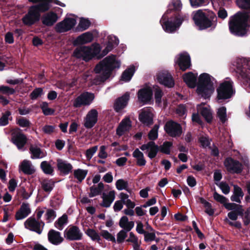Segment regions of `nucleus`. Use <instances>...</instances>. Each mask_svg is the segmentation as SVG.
I'll return each mask as SVG.
<instances>
[{
    "label": "nucleus",
    "instance_id": "obj_20",
    "mask_svg": "<svg viewBox=\"0 0 250 250\" xmlns=\"http://www.w3.org/2000/svg\"><path fill=\"white\" fill-rule=\"evenodd\" d=\"M152 91L150 87H146L139 90L138 98L139 102L143 104L148 103L152 98Z\"/></svg>",
    "mask_w": 250,
    "mask_h": 250
},
{
    "label": "nucleus",
    "instance_id": "obj_34",
    "mask_svg": "<svg viewBox=\"0 0 250 250\" xmlns=\"http://www.w3.org/2000/svg\"><path fill=\"white\" fill-rule=\"evenodd\" d=\"M133 157L136 159V164L138 166H144L146 164V160L143 153L139 148L134 150L132 153Z\"/></svg>",
    "mask_w": 250,
    "mask_h": 250
},
{
    "label": "nucleus",
    "instance_id": "obj_49",
    "mask_svg": "<svg viewBox=\"0 0 250 250\" xmlns=\"http://www.w3.org/2000/svg\"><path fill=\"white\" fill-rule=\"evenodd\" d=\"M217 116L222 123H225L227 120V112L226 107L222 106L218 109Z\"/></svg>",
    "mask_w": 250,
    "mask_h": 250
},
{
    "label": "nucleus",
    "instance_id": "obj_40",
    "mask_svg": "<svg viewBox=\"0 0 250 250\" xmlns=\"http://www.w3.org/2000/svg\"><path fill=\"white\" fill-rule=\"evenodd\" d=\"M54 181L51 179H44L42 182V188L45 192L49 193L54 188Z\"/></svg>",
    "mask_w": 250,
    "mask_h": 250
},
{
    "label": "nucleus",
    "instance_id": "obj_9",
    "mask_svg": "<svg viewBox=\"0 0 250 250\" xmlns=\"http://www.w3.org/2000/svg\"><path fill=\"white\" fill-rule=\"evenodd\" d=\"M232 82L229 78H227L217 89V99L219 100L227 99L231 97L234 91L232 87Z\"/></svg>",
    "mask_w": 250,
    "mask_h": 250
},
{
    "label": "nucleus",
    "instance_id": "obj_7",
    "mask_svg": "<svg viewBox=\"0 0 250 250\" xmlns=\"http://www.w3.org/2000/svg\"><path fill=\"white\" fill-rule=\"evenodd\" d=\"M233 64L236 72L250 85V59H237Z\"/></svg>",
    "mask_w": 250,
    "mask_h": 250
},
{
    "label": "nucleus",
    "instance_id": "obj_14",
    "mask_svg": "<svg viewBox=\"0 0 250 250\" xmlns=\"http://www.w3.org/2000/svg\"><path fill=\"white\" fill-rule=\"evenodd\" d=\"M98 112L95 109L89 111L84 119V126L87 128H91L98 121Z\"/></svg>",
    "mask_w": 250,
    "mask_h": 250
},
{
    "label": "nucleus",
    "instance_id": "obj_52",
    "mask_svg": "<svg viewBox=\"0 0 250 250\" xmlns=\"http://www.w3.org/2000/svg\"><path fill=\"white\" fill-rule=\"evenodd\" d=\"M90 25V22L89 20L81 18L80 22L78 24V28L81 31H83L87 29Z\"/></svg>",
    "mask_w": 250,
    "mask_h": 250
},
{
    "label": "nucleus",
    "instance_id": "obj_56",
    "mask_svg": "<svg viewBox=\"0 0 250 250\" xmlns=\"http://www.w3.org/2000/svg\"><path fill=\"white\" fill-rule=\"evenodd\" d=\"M159 128L158 125H155L148 134V138L150 140H154L158 137V130Z\"/></svg>",
    "mask_w": 250,
    "mask_h": 250
},
{
    "label": "nucleus",
    "instance_id": "obj_48",
    "mask_svg": "<svg viewBox=\"0 0 250 250\" xmlns=\"http://www.w3.org/2000/svg\"><path fill=\"white\" fill-rule=\"evenodd\" d=\"M42 171L46 174H52L53 172V168L51 165L47 161H43L41 164Z\"/></svg>",
    "mask_w": 250,
    "mask_h": 250
},
{
    "label": "nucleus",
    "instance_id": "obj_15",
    "mask_svg": "<svg viewBox=\"0 0 250 250\" xmlns=\"http://www.w3.org/2000/svg\"><path fill=\"white\" fill-rule=\"evenodd\" d=\"M140 149L142 151H146L148 153L147 156L152 159L157 155L159 148L154 142L150 141L147 144L142 145Z\"/></svg>",
    "mask_w": 250,
    "mask_h": 250
},
{
    "label": "nucleus",
    "instance_id": "obj_60",
    "mask_svg": "<svg viewBox=\"0 0 250 250\" xmlns=\"http://www.w3.org/2000/svg\"><path fill=\"white\" fill-rule=\"evenodd\" d=\"M42 89L41 88H36L30 94V98L32 100L36 99L42 94Z\"/></svg>",
    "mask_w": 250,
    "mask_h": 250
},
{
    "label": "nucleus",
    "instance_id": "obj_27",
    "mask_svg": "<svg viewBox=\"0 0 250 250\" xmlns=\"http://www.w3.org/2000/svg\"><path fill=\"white\" fill-rule=\"evenodd\" d=\"M12 141L19 149H21L26 142L25 136L21 132H18L13 134Z\"/></svg>",
    "mask_w": 250,
    "mask_h": 250
},
{
    "label": "nucleus",
    "instance_id": "obj_36",
    "mask_svg": "<svg viewBox=\"0 0 250 250\" xmlns=\"http://www.w3.org/2000/svg\"><path fill=\"white\" fill-rule=\"evenodd\" d=\"M233 187V192L232 195L230 197V199L232 201L240 203L241 200L244 196L243 192L242 189L238 186L234 185Z\"/></svg>",
    "mask_w": 250,
    "mask_h": 250
},
{
    "label": "nucleus",
    "instance_id": "obj_29",
    "mask_svg": "<svg viewBox=\"0 0 250 250\" xmlns=\"http://www.w3.org/2000/svg\"><path fill=\"white\" fill-rule=\"evenodd\" d=\"M57 167L60 171L64 175L68 174L73 168L71 164L62 159L57 160Z\"/></svg>",
    "mask_w": 250,
    "mask_h": 250
},
{
    "label": "nucleus",
    "instance_id": "obj_19",
    "mask_svg": "<svg viewBox=\"0 0 250 250\" xmlns=\"http://www.w3.org/2000/svg\"><path fill=\"white\" fill-rule=\"evenodd\" d=\"M153 109L146 107L143 109L139 115V120L144 124L148 125L152 124Z\"/></svg>",
    "mask_w": 250,
    "mask_h": 250
},
{
    "label": "nucleus",
    "instance_id": "obj_2",
    "mask_svg": "<svg viewBox=\"0 0 250 250\" xmlns=\"http://www.w3.org/2000/svg\"><path fill=\"white\" fill-rule=\"evenodd\" d=\"M120 65V61L116 59L115 56L111 55L105 58L94 69L99 78V80H96L94 83L98 84L100 82L105 81L109 78L112 70L115 68H119Z\"/></svg>",
    "mask_w": 250,
    "mask_h": 250
},
{
    "label": "nucleus",
    "instance_id": "obj_25",
    "mask_svg": "<svg viewBox=\"0 0 250 250\" xmlns=\"http://www.w3.org/2000/svg\"><path fill=\"white\" fill-rule=\"evenodd\" d=\"M93 35L90 32H85L78 36L73 42L75 45L86 44L93 40Z\"/></svg>",
    "mask_w": 250,
    "mask_h": 250
},
{
    "label": "nucleus",
    "instance_id": "obj_22",
    "mask_svg": "<svg viewBox=\"0 0 250 250\" xmlns=\"http://www.w3.org/2000/svg\"><path fill=\"white\" fill-rule=\"evenodd\" d=\"M131 127V122L128 117L124 118L120 123L116 129V134L119 136H122L125 133L128 131Z\"/></svg>",
    "mask_w": 250,
    "mask_h": 250
},
{
    "label": "nucleus",
    "instance_id": "obj_41",
    "mask_svg": "<svg viewBox=\"0 0 250 250\" xmlns=\"http://www.w3.org/2000/svg\"><path fill=\"white\" fill-rule=\"evenodd\" d=\"M225 207L228 210H234L236 211L240 215L243 213V209L241 205H237L235 203H227L226 202L224 204Z\"/></svg>",
    "mask_w": 250,
    "mask_h": 250
},
{
    "label": "nucleus",
    "instance_id": "obj_37",
    "mask_svg": "<svg viewBox=\"0 0 250 250\" xmlns=\"http://www.w3.org/2000/svg\"><path fill=\"white\" fill-rule=\"evenodd\" d=\"M135 71V69L134 66H132L128 68L123 73L120 81L124 82H128L130 81L134 75Z\"/></svg>",
    "mask_w": 250,
    "mask_h": 250
},
{
    "label": "nucleus",
    "instance_id": "obj_61",
    "mask_svg": "<svg viewBox=\"0 0 250 250\" xmlns=\"http://www.w3.org/2000/svg\"><path fill=\"white\" fill-rule=\"evenodd\" d=\"M162 95L163 93L162 90L158 88H156L155 89L154 96L156 103L158 105H159L161 103V98L162 97Z\"/></svg>",
    "mask_w": 250,
    "mask_h": 250
},
{
    "label": "nucleus",
    "instance_id": "obj_57",
    "mask_svg": "<svg viewBox=\"0 0 250 250\" xmlns=\"http://www.w3.org/2000/svg\"><path fill=\"white\" fill-rule=\"evenodd\" d=\"M238 6L245 9H250V0H236Z\"/></svg>",
    "mask_w": 250,
    "mask_h": 250
},
{
    "label": "nucleus",
    "instance_id": "obj_44",
    "mask_svg": "<svg viewBox=\"0 0 250 250\" xmlns=\"http://www.w3.org/2000/svg\"><path fill=\"white\" fill-rule=\"evenodd\" d=\"M67 223V216L66 214H63L60 217L57 221L55 223V227L59 229L62 230L65 225Z\"/></svg>",
    "mask_w": 250,
    "mask_h": 250
},
{
    "label": "nucleus",
    "instance_id": "obj_54",
    "mask_svg": "<svg viewBox=\"0 0 250 250\" xmlns=\"http://www.w3.org/2000/svg\"><path fill=\"white\" fill-rule=\"evenodd\" d=\"M182 4L180 0H172L168 5L169 10L173 9L175 10H179L182 8Z\"/></svg>",
    "mask_w": 250,
    "mask_h": 250
},
{
    "label": "nucleus",
    "instance_id": "obj_55",
    "mask_svg": "<svg viewBox=\"0 0 250 250\" xmlns=\"http://www.w3.org/2000/svg\"><path fill=\"white\" fill-rule=\"evenodd\" d=\"M41 106L43 114L45 115L53 114L54 112L53 109L48 107V104L46 102H43Z\"/></svg>",
    "mask_w": 250,
    "mask_h": 250
},
{
    "label": "nucleus",
    "instance_id": "obj_5",
    "mask_svg": "<svg viewBox=\"0 0 250 250\" xmlns=\"http://www.w3.org/2000/svg\"><path fill=\"white\" fill-rule=\"evenodd\" d=\"M101 49L100 45L97 43L93 44L90 46H80L75 49L73 55L77 58L86 62L92 59L95 56H97Z\"/></svg>",
    "mask_w": 250,
    "mask_h": 250
},
{
    "label": "nucleus",
    "instance_id": "obj_53",
    "mask_svg": "<svg viewBox=\"0 0 250 250\" xmlns=\"http://www.w3.org/2000/svg\"><path fill=\"white\" fill-rule=\"evenodd\" d=\"M192 7L197 8L206 5L209 2L208 0H189Z\"/></svg>",
    "mask_w": 250,
    "mask_h": 250
},
{
    "label": "nucleus",
    "instance_id": "obj_59",
    "mask_svg": "<svg viewBox=\"0 0 250 250\" xmlns=\"http://www.w3.org/2000/svg\"><path fill=\"white\" fill-rule=\"evenodd\" d=\"M11 115L9 111H6L0 119V125L4 126L8 123V117Z\"/></svg>",
    "mask_w": 250,
    "mask_h": 250
},
{
    "label": "nucleus",
    "instance_id": "obj_64",
    "mask_svg": "<svg viewBox=\"0 0 250 250\" xmlns=\"http://www.w3.org/2000/svg\"><path fill=\"white\" fill-rule=\"evenodd\" d=\"M218 186L224 194H227L229 192V187L226 183L221 182L219 184Z\"/></svg>",
    "mask_w": 250,
    "mask_h": 250
},
{
    "label": "nucleus",
    "instance_id": "obj_28",
    "mask_svg": "<svg viewBox=\"0 0 250 250\" xmlns=\"http://www.w3.org/2000/svg\"><path fill=\"white\" fill-rule=\"evenodd\" d=\"M30 212L31 210L28 204H22L20 209L16 212L15 218L17 220H22L26 218Z\"/></svg>",
    "mask_w": 250,
    "mask_h": 250
},
{
    "label": "nucleus",
    "instance_id": "obj_26",
    "mask_svg": "<svg viewBox=\"0 0 250 250\" xmlns=\"http://www.w3.org/2000/svg\"><path fill=\"white\" fill-rule=\"evenodd\" d=\"M129 99V93H125L123 96L119 98L116 101L114 104V108L116 111L119 112L122 109L125 108Z\"/></svg>",
    "mask_w": 250,
    "mask_h": 250
},
{
    "label": "nucleus",
    "instance_id": "obj_32",
    "mask_svg": "<svg viewBox=\"0 0 250 250\" xmlns=\"http://www.w3.org/2000/svg\"><path fill=\"white\" fill-rule=\"evenodd\" d=\"M197 76V74H194L192 72H188L185 74L183 77L184 82L188 87L194 88L196 86Z\"/></svg>",
    "mask_w": 250,
    "mask_h": 250
},
{
    "label": "nucleus",
    "instance_id": "obj_13",
    "mask_svg": "<svg viewBox=\"0 0 250 250\" xmlns=\"http://www.w3.org/2000/svg\"><path fill=\"white\" fill-rule=\"evenodd\" d=\"M44 224L43 222H39L34 218H29L24 222L25 227L40 234L42 233Z\"/></svg>",
    "mask_w": 250,
    "mask_h": 250
},
{
    "label": "nucleus",
    "instance_id": "obj_62",
    "mask_svg": "<svg viewBox=\"0 0 250 250\" xmlns=\"http://www.w3.org/2000/svg\"><path fill=\"white\" fill-rule=\"evenodd\" d=\"M46 218L48 223L53 221L56 216L55 212L53 209H48L45 214Z\"/></svg>",
    "mask_w": 250,
    "mask_h": 250
},
{
    "label": "nucleus",
    "instance_id": "obj_33",
    "mask_svg": "<svg viewBox=\"0 0 250 250\" xmlns=\"http://www.w3.org/2000/svg\"><path fill=\"white\" fill-rule=\"evenodd\" d=\"M115 198V191H110L107 194H104L103 196V202L101 205L105 208L110 206Z\"/></svg>",
    "mask_w": 250,
    "mask_h": 250
},
{
    "label": "nucleus",
    "instance_id": "obj_1",
    "mask_svg": "<svg viewBox=\"0 0 250 250\" xmlns=\"http://www.w3.org/2000/svg\"><path fill=\"white\" fill-rule=\"evenodd\" d=\"M229 26L232 34L239 37L245 36L250 27V13L238 12L230 17Z\"/></svg>",
    "mask_w": 250,
    "mask_h": 250
},
{
    "label": "nucleus",
    "instance_id": "obj_46",
    "mask_svg": "<svg viewBox=\"0 0 250 250\" xmlns=\"http://www.w3.org/2000/svg\"><path fill=\"white\" fill-rule=\"evenodd\" d=\"M86 234L94 241L100 243L101 237L99 234L94 229H88L86 231Z\"/></svg>",
    "mask_w": 250,
    "mask_h": 250
},
{
    "label": "nucleus",
    "instance_id": "obj_42",
    "mask_svg": "<svg viewBox=\"0 0 250 250\" xmlns=\"http://www.w3.org/2000/svg\"><path fill=\"white\" fill-rule=\"evenodd\" d=\"M29 2L34 3H38L37 4L33 5V6H38V8L41 9L42 6H45V11L49 10L50 7V3L51 0H28Z\"/></svg>",
    "mask_w": 250,
    "mask_h": 250
},
{
    "label": "nucleus",
    "instance_id": "obj_23",
    "mask_svg": "<svg viewBox=\"0 0 250 250\" xmlns=\"http://www.w3.org/2000/svg\"><path fill=\"white\" fill-rule=\"evenodd\" d=\"M47 237L49 242L54 245H59L63 241L61 233L54 229L48 231Z\"/></svg>",
    "mask_w": 250,
    "mask_h": 250
},
{
    "label": "nucleus",
    "instance_id": "obj_39",
    "mask_svg": "<svg viewBox=\"0 0 250 250\" xmlns=\"http://www.w3.org/2000/svg\"><path fill=\"white\" fill-rule=\"evenodd\" d=\"M30 150L31 153V158L32 159H41L46 156V153L37 146H31Z\"/></svg>",
    "mask_w": 250,
    "mask_h": 250
},
{
    "label": "nucleus",
    "instance_id": "obj_58",
    "mask_svg": "<svg viewBox=\"0 0 250 250\" xmlns=\"http://www.w3.org/2000/svg\"><path fill=\"white\" fill-rule=\"evenodd\" d=\"M98 150V146H93L88 149L85 152V156L88 160H90Z\"/></svg>",
    "mask_w": 250,
    "mask_h": 250
},
{
    "label": "nucleus",
    "instance_id": "obj_21",
    "mask_svg": "<svg viewBox=\"0 0 250 250\" xmlns=\"http://www.w3.org/2000/svg\"><path fill=\"white\" fill-rule=\"evenodd\" d=\"M65 235L66 238L69 240H80L82 237V233L80 229L76 226H73L66 230Z\"/></svg>",
    "mask_w": 250,
    "mask_h": 250
},
{
    "label": "nucleus",
    "instance_id": "obj_43",
    "mask_svg": "<svg viewBox=\"0 0 250 250\" xmlns=\"http://www.w3.org/2000/svg\"><path fill=\"white\" fill-rule=\"evenodd\" d=\"M87 172V170L78 168L74 170V176L78 182H81L85 178Z\"/></svg>",
    "mask_w": 250,
    "mask_h": 250
},
{
    "label": "nucleus",
    "instance_id": "obj_35",
    "mask_svg": "<svg viewBox=\"0 0 250 250\" xmlns=\"http://www.w3.org/2000/svg\"><path fill=\"white\" fill-rule=\"evenodd\" d=\"M119 43V40L115 36H110L108 43L103 52V56L106 55L109 51H111L115 46Z\"/></svg>",
    "mask_w": 250,
    "mask_h": 250
},
{
    "label": "nucleus",
    "instance_id": "obj_6",
    "mask_svg": "<svg viewBox=\"0 0 250 250\" xmlns=\"http://www.w3.org/2000/svg\"><path fill=\"white\" fill-rule=\"evenodd\" d=\"M168 11H167L162 17L160 22L162 26L163 29L168 33H172L178 29L181 25L184 20H186L188 19V15H184L182 17H175L174 18H170L167 20V14Z\"/></svg>",
    "mask_w": 250,
    "mask_h": 250
},
{
    "label": "nucleus",
    "instance_id": "obj_50",
    "mask_svg": "<svg viewBox=\"0 0 250 250\" xmlns=\"http://www.w3.org/2000/svg\"><path fill=\"white\" fill-rule=\"evenodd\" d=\"M172 145V143L170 142H165L160 146L159 149L161 152L169 154L170 152V148Z\"/></svg>",
    "mask_w": 250,
    "mask_h": 250
},
{
    "label": "nucleus",
    "instance_id": "obj_31",
    "mask_svg": "<svg viewBox=\"0 0 250 250\" xmlns=\"http://www.w3.org/2000/svg\"><path fill=\"white\" fill-rule=\"evenodd\" d=\"M19 169L26 174H33L35 169L30 161L24 160L19 166Z\"/></svg>",
    "mask_w": 250,
    "mask_h": 250
},
{
    "label": "nucleus",
    "instance_id": "obj_63",
    "mask_svg": "<svg viewBox=\"0 0 250 250\" xmlns=\"http://www.w3.org/2000/svg\"><path fill=\"white\" fill-rule=\"evenodd\" d=\"M199 141L202 146L204 147H206L210 145V140L206 135L200 137L199 138Z\"/></svg>",
    "mask_w": 250,
    "mask_h": 250
},
{
    "label": "nucleus",
    "instance_id": "obj_17",
    "mask_svg": "<svg viewBox=\"0 0 250 250\" xmlns=\"http://www.w3.org/2000/svg\"><path fill=\"white\" fill-rule=\"evenodd\" d=\"M158 82L168 87L174 86V83L171 76L166 71L159 73L157 76Z\"/></svg>",
    "mask_w": 250,
    "mask_h": 250
},
{
    "label": "nucleus",
    "instance_id": "obj_51",
    "mask_svg": "<svg viewBox=\"0 0 250 250\" xmlns=\"http://www.w3.org/2000/svg\"><path fill=\"white\" fill-rule=\"evenodd\" d=\"M201 202L205 208V212L210 216L212 215L214 213V211L212 208L211 204L202 198L201 199Z\"/></svg>",
    "mask_w": 250,
    "mask_h": 250
},
{
    "label": "nucleus",
    "instance_id": "obj_38",
    "mask_svg": "<svg viewBox=\"0 0 250 250\" xmlns=\"http://www.w3.org/2000/svg\"><path fill=\"white\" fill-rule=\"evenodd\" d=\"M120 226L126 231L130 230L134 227V223L133 221H129L126 216H123L119 222Z\"/></svg>",
    "mask_w": 250,
    "mask_h": 250
},
{
    "label": "nucleus",
    "instance_id": "obj_16",
    "mask_svg": "<svg viewBox=\"0 0 250 250\" xmlns=\"http://www.w3.org/2000/svg\"><path fill=\"white\" fill-rule=\"evenodd\" d=\"M224 165L227 170L232 173H240L243 169L241 163L230 158H228L225 160Z\"/></svg>",
    "mask_w": 250,
    "mask_h": 250
},
{
    "label": "nucleus",
    "instance_id": "obj_11",
    "mask_svg": "<svg viewBox=\"0 0 250 250\" xmlns=\"http://www.w3.org/2000/svg\"><path fill=\"white\" fill-rule=\"evenodd\" d=\"M76 24V19L74 16L66 18L62 21L57 23L55 30L57 32L62 33L70 30Z\"/></svg>",
    "mask_w": 250,
    "mask_h": 250
},
{
    "label": "nucleus",
    "instance_id": "obj_10",
    "mask_svg": "<svg viewBox=\"0 0 250 250\" xmlns=\"http://www.w3.org/2000/svg\"><path fill=\"white\" fill-rule=\"evenodd\" d=\"M95 98L94 94L88 92L82 93L73 101V105L75 107H80L82 105H90Z\"/></svg>",
    "mask_w": 250,
    "mask_h": 250
},
{
    "label": "nucleus",
    "instance_id": "obj_4",
    "mask_svg": "<svg viewBox=\"0 0 250 250\" xmlns=\"http://www.w3.org/2000/svg\"><path fill=\"white\" fill-rule=\"evenodd\" d=\"M214 78L208 73L201 74L198 78L196 92L205 99H209L214 91Z\"/></svg>",
    "mask_w": 250,
    "mask_h": 250
},
{
    "label": "nucleus",
    "instance_id": "obj_8",
    "mask_svg": "<svg viewBox=\"0 0 250 250\" xmlns=\"http://www.w3.org/2000/svg\"><path fill=\"white\" fill-rule=\"evenodd\" d=\"M45 7L42 6L40 9L38 6H30L27 13L22 18V22L25 25L31 26L39 21L41 17V13L45 12Z\"/></svg>",
    "mask_w": 250,
    "mask_h": 250
},
{
    "label": "nucleus",
    "instance_id": "obj_12",
    "mask_svg": "<svg viewBox=\"0 0 250 250\" xmlns=\"http://www.w3.org/2000/svg\"><path fill=\"white\" fill-rule=\"evenodd\" d=\"M166 131L172 137L180 136L182 133L181 125L173 121H169L165 126Z\"/></svg>",
    "mask_w": 250,
    "mask_h": 250
},
{
    "label": "nucleus",
    "instance_id": "obj_3",
    "mask_svg": "<svg viewBox=\"0 0 250 250\" xmlns=\"http://www.w3.org/2000/svg\"><path fill=\"white\" fill-rule=\"evenodd\" d=\"M193 20L200 30L208 27L215 28L217 25V17L211 11L205 12L202 10H198L194 13Z\"/></svg>",
    "mask_w": 250,
    "mask_h": 250
},
{
    "label": "nucleus",
    "instance_id": "obj_30",
    "mask_svg": "<svg viewBox=\"0 0 250 250\" xmlns=\"http://www.w3.org/2000/svg\"><path fill=\"white\" fill-rule=\"evenodd\" d=\"M58 17L54 12H48L43 15L42 18V23L47 26H51L57 21Z\"/></svg>",
    "mask_w": 250,
    "mask_h": 250
},
{
    "label": "nucleus",
    "instance_id": "obj_24",
    "mask_svg": "<svg viewBox=\"0 0 250 250\" xmlns=\"http://www.w3.org/2000/svg\"><path fill=\"white\" fill-rule=\"evenodd\" d=\"M197 111L208 122H211L212 119V113L210 107L205 104H201L197 106Z\"/></svg>",
    "mask_w": 250,
    "mask_h": 250
},
{
    "label": "nucleus",
    "instance_id": "obj_45",
    "mask_svg": "<svg viewBox=\"0 0 250 250\" xmlns=\"http://www.w3.org/2000/svg\"><path fill=\"white\" fill-rule=\"evenodd\" d=\"M116 188L119 190H125L129 193H130V190L128 188V182L124 179H121L118 180L115 184Z\"/></svg>",
    "mask_w": 250,
    "mask_h": 250
},
{
    "label": "nucleus",
    "instance_id": "obj_47",
    "mask_svg": "<svg viewBox=\"0 0 250 250\" xmlns=\"http://www.w3.org/2000/svg\"><path fill=\"white\" fill-rule=\"evenodd\" d=\"M104 188V185L102 183H99L97 187H92L90 188L89 196L94 197L100 194Z\"/></svg>",
    "mask_w": 250,
    "mask_h": 250
},
{
    "label": "nucleus",
    "instance_id": "obj_18",
    "mask_svg": "<svg viewBox=\"0 0 250 250\" xmlns=\"http://www.w3.org/2000/svg\"><path fill=\"white\" fill-rule=\"evenodd\" d=\"M175 62L178 64L181 70L185 71L190 66L189 55L187 53L180 54L176 57Z\"/></svg>",
    "mask_w": 250,
    "mask_h": 250
}]
</instances>
